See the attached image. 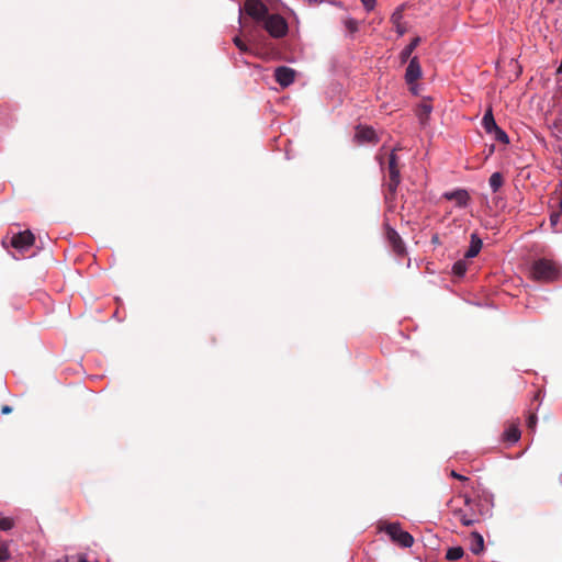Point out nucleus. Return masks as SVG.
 Wrapping results in <instances>:
<instances>
[{
    "label": "nucleus",
    "instance_id": "1",
    "mask_svg": "<svg viewBox=\"0 0 562 562\" xmlns=\"http://www.w3.org/2000/svg\"><path fill=\"white\" fill-rule=\"evenodd\" d=\"M530 273L537 281L552 282L559 277V267L552 260L541 258L531 265Z\"/></svg>",
    "mask_w": 562,
    "mask_h": 562
},
{
    "label": "nucleus",
    "instance_id": "2",
    "mask_svg": "<svg viewBox=\"0 0 562 562\" xmlns=\"http://www.w3.org/2000/svg\"><path fill=\"white\" fill-rule=\"evenodd\" d=\"M389 181L386 183L385 200L392 202L395 200L397 187L401 183V173L398 166V157L395 154V149L389 156L387 161Z\"/></svg>",
    "mask_w": 562,
    "mask_h": 562
},
{
    "label": "nucleus",
    "instance_id": "3",
    "mask_svg": "<svg viewBox=\"0 0 562 562\" xmlns=\"http://www.w3.org/2000/svg\"><path fill=\"white\" fill-rule=\"evenodd\" d=\"M265 30L274 38H280L288 33V23L279 14H268L262 21Z\"/></svg>",
    "mask_w": 562,
    "mask_h": 562
},
{
    "label": "nucleus",
    "instance_id": "4",
    "mask_svg": "<svg viewBox=\"0 0 562 562\" xmlns=\"http://www.w3.org/2000/svg\"><path fill=\"white\" fill-rule=\"evenodd\" d=\"M482 125L487 134L493 135V138L502 144H508L509 137L495 122L492 109L490 108L483 119Z\"/></svg>",
    "mask_w": 562,
    "mask_h": 562
},
{
    "label": "nucleus",
    "instance_id": "5",
    "mask_svg": "<svg viewBox=\"0 0 562 562\" xmlns=\"http://www.w3.org/2000/svg\"><path fill=\"white\" fill-rule=\"evenodd\" d=\"M383 530L390 536L391 540L403 548H409L413 546V536L403 530L398 522L387 524Z\"/></svg>",
    "mask_w": 562,
    "mask_h": 562
},
{
    "label": "nucleus",
    "instance_id": "6",
    "mask_svg": "<svg viewBox=\"0 0 562 562\" xmlns=\"http://www.w3.org/2000/svg\"><path fill=\"white\" fill-rule=\"evenodd\" d=\"M35 243V236L34 234L26 229L23 232H19L16 234H13L9 245L13 247L15 250L20 252H24L29 250Z\"/></svg>",
    "mask_w": 562,
    "mask_h": 562
},
{
    "label": "nucleus",
    "instance_id": "7",
    "mask_svg": "<svg viewBox=\"0 0 562 562\" xmlns=\"http://www.w3.org/2000/svg\"><path fill=\"white\" fill-rule=\"evenodd\" d=\"M243 11L257 22H262L269 14L268 7L260 0H246Z\"/></svg>",
    "mask_w": 562,
    "mask_h": 562
},
{
    "label": "nucleus",
    "instance_id": "8",
    "mask_svg": "<svg viewBox=\"0 0 562 562\" xmlns=\"http://www.w3.org/2000/svg\"><path fill=\"white\" fill-rule=\"evenodd\" d=\"M385 227V237L392 247L393 252L398 257H404L406 255L405 244L400 236V234L391 227L387 223L384 224Z\"/></svg>",
    "mask_w": 562,
    "mask_h": 562
},
{
    "label": "nucleus",
    "instance_id": "9",
    "mask_svg": "<svg viewBox=\"0 0 562 562\" xmlns=\"http://www.w3.org/2000/svg\"><path fill=\"white\" fill-rule=\"evenodd\" d=\"M294 78L295 71L290 67L280 66L274 70V79L283 88L293 83Z\"/></svg>",
    "mask_w": 562,
    "mask_h": 562
},
{
    "label": "nucleus",
    "instance_id": "10",
    "mask_svg": "<svg viewBox=\"0 0 562 562\" xmlns=\"http://www.w3.org/2000/svg\"><path fill=\"white\" fill-rule=\"evenodd\" d=\"M422 77V67L418 58L415 56L411 58L405 72V80L408 85L414 83Z\"/></svg>",
    "mask_w": 562,
    "mask_h": 562
},
{
    "label": "nucleus",
    "instance_id": "11",
    "mask_svg": "<svg viewBox=\"0 0 562 562\" xmlns=\"http://www.w3.org/2000/svg\"><path fill=\"white\" fill-rule=\"evenodd\" d=\"M431 111H432V105H431L430 101H428V100H423L419 103V105L417 106L416 115L419 120V123L423 126H425L428 123Z\"/></svg>",
    "mask_w": 562,
    "mask_h": 562
},
{
    "label": "nucleus",
    "instance_id": "12",
    "mask_svg": "<svg viewBox=\"0 0 562 562\" xmlns=\"http://www.w3.org/2000/svg\"><path fill=\"white\" fill-rule=\"evenodd\" d=\"M445 198L449 201H454L458 206H465L470 200V196L465 190L447 192Z\"/></svg>",
    "mask_w": 562,
    "mask_h": 562
},
{
    "label": "nucleus",
    "instance_id": "13",
    "mask_svg": "<svg viewBox=\"0 0 562 562\" xmlns=\"http://www.w3.org/2000/svg\"><path fill=\"white\" fill-rule=\"evenodd\" d=\"M470 550L473 554L479 555L484 551L483 536L476 531L470 535Z\"/></svg>",
    "mask_w": 562,
    "mask_h": 562
},
{
    "label": "nucleus",
    "instance_id": "14",
    "mask_svg": "<svg viewBox=\"0 0 562 562\" xmlns=\"http://www.w3.org/2000/svg\"><path fill=\"white\" fill-rule=\"evenodd\" d=\"M356 136L361 142L378 143V137L374 130L369 126L358 127Z\"/></svg>",
    "mask_w": 562,
    "mask_h": 562
},
{
    "label": "nucleus",
    "instance_id": "15",
    "mask_svg": "<svg viewBox=\"0 0 562 562\" xmlns=\"http://www.w3.org/2000/svg\"><path fill=\"white\" fill-rule=\"evenodd\" d=\"M482 239L477 236V234L471 235V243L469 249L464 254V258L471 259L477 256L482 248Z\"/></svg>",
    "mask_w": 562,
    "mask_h": 562
},
{
    "label": "nucleus",
    "instance_id": "16",
    "mask_svg": "<svg viewBox=\"0 0 562 562\" xmlns=\"http://www.w3.org/2000/svg\"><path fill=\"white\" fill-rule=\"evenodd\" d=\"M520 430L517 424H510L503 434V440L508 443H515L520 439Z\"/></svg>",
    "mask_w": 562,
    "mask_h": 562
},
{
    "label": "nucleus",
    "instance_id": "17",
    "mask_svg": "<svg viewBox=\"0 0 562 562\" xmlns=\"http://www.w3.org/2000/svg\"><path fill=\"white\" fill-rule=\"evenodd\" d=\"M454 517H457L463 526H472L476 521H479V518L475 514H467L463 509H454L453 510Z\"/></svg>",
    "mask_w": 562,
    "mask_h": 562
},
{
    "label": "nucleus",
    "instance_id": "18",
    "mask_svg": "<svg viewBox=\"0 0 562 562\" xmlns=\"http://www.w3.org/2000/svg\"><path fill=\"white\" fill-rule=\"evenodd\" d=\"M420 37L416 36L412 40V42L401 52L400 57L402 63H406L408 58L411 57L414 49L419 45Z\"/></svg>",
    "mask_w": 562,
    "mask_h": 562
},
{
    "label": "nucleus",
    "instance_id": "19",
    "mask_svg": "<svg viewBox=\"0 0 562 562\" xmlns=\"http://www.w3.org/2000/svg\"><path fill=\"white\" fill-rule=\"evenodd\" d=\"M402 18L403 15L401 10H396L391 16V21L396 26V32L398 36H403L406 32V29L402 25L401 22Z\"/></svg>",
    "mask_w": 562,
    "mask_h": 562
},
{
    "label": "nucleus",
    "instance_id": "20",
    "mask_svg": "<svg viewBox=\"0 0 562 562\" xmlns=\"http://www.w3.org/2000/svg\"><path fill=\"white\" fill-rule=\"evenodd\" d=\"M490 187L491 189L493 190V192H497L498 189L503 186L504 183V178H503V175L501 172H494L491 177H490Z\"/></svg>",
    "mask_w": 562,
    "mask_h": 562
},
{
    "label": "nucleus",
    "instance_id": "21",
    "mask_svg": "<svg viewBox=\"0 0 562 562\" xmlns=\"http://www.w3.org/2000/svg\"><path fill=\"white\" fill-rule=\"evenodd\" d=\"M464 554V550L462 547H452L447 550L446 559L449 561H457L461 559Z\"/></svg>",
    "mask_w": 562,
    "mask_h": 562
},
{
    "label": "nucleus",
    "instance_id": "22",
    "mask_svg": "<svg viewBox=\"0 0 562 562\" xmlns=\"http://www.w3.org/2000/svg\"><path fill=\"white\" fill-rule=\"evenodd\" d=\"M552 133L554 136L559 137L562 135V115L557 117L550 125Z\"/></svg>",
    "mask_w": 562,
    "mask_h": 562
},
{
    "label": "nucleus",
    "instance_id": "23",
    "mask_svg": "<svg viewBox=\"0 0 562 562\" xmlns=\"http://www.w3.org/2000/svg\"><path fill=\"white\" fill-rule=\"evenodd\" d=\"M467 271V263L464 260H458L452 267V272L457 277H463Z\"/></svg>",
    "mask_w": 562,
    "mask_h": 562
},
{
    "label": "nucleus",
    "instance_id": "24",
    "mask_svg": "<svg viewBox=\"0 0 562 562\" xmlns=\"http://www.w3.org/2000/svg\"><path fill=\"white\" fill-rule=\"evenodd\" d=\"M14 527V521L10 517H1L0 516V529L8 531Z\"/></svg>",
    "mask_w": 562,
    "mask_h": 562
},
{
    "label": "nucleus",
    "instance_id": "25",
    "mask_svg": "<svg viewBox=\"0 0 562 562\" xmlns=\"http://www.w3.org/2000/svg\"><path fill=\"white\" fill-rule=\"evenodd\" d=\"M9 558L10 553L8 546L0 539V562H5Z\"/></svg>",
    "mask_w": 562,
    "mask_h": 562
},
{
    "label": "nucleus",
    "instance_id": "26",
    "mask_svg": "<svg viewBox=\"0 0 562 562\" xmlns=\"http://www.w3.org/2000/svg\"><path fill=\"white\" fill-rule=\"evenodd\" d=\"M234 44L238 47V49L243 53L248 52L247 45L241 41L239 36H235L233 40Z\"/></svg>",
    "mask_w": 562,
    "mask_h": 562
},
{
    "label": "nucleus",
    "instance_id": "27",
    "mask_svg": "<svg viewBox=\"0 0 562 562\" xmlns=\"http://www.w3.org/2000/svg\"><path fill=\"white\" fill-rule=\"evenodd\" d=\"M562 216V209H559L558 212H553L550 215V222L553 227H555L560 221V217Z\"/></svg>",
    "mask_w": 562,
    "mask_h": 562
},
{
    "label": "nucleus",
    "instance_id": "28",
    "mask_svg": "<svg viewBox=\"0 0 562 562\" xmlns=\"http://www.w3.org/2000/svg\"><path fill=\"white\" fill-rule=\"evenodd\" d=\"M536 425H537V416H536V414H530L527 419L528 429H530L531 431H535Z\"/></svg>",
    "mask_w": 562,
    "mask_h": 562
},
{
    "label": "nucleus",
    "instance_id": "29",
    "mask_svg": "<svg viewBox=\"0 0 562 562\" xmlns=\"http://www.w3.org/2000/svg\"><path fill=\"white\" fill-rule=\"evenodd\" d=\"M375 1L376 0H361L363 7L366 8L367 11H371L374 9L375 7Z\"/></svg>",
    "mask_w": 562,
    "mask_h": 562
},
{
    "label": "nucleus",
    "instance_id": "30",
    "mask_svg": "<svg viewBox=\"0 0 562 562\" xmlns=\"http://www.w3.org/2000/svg\"><path fill=\"white\" fill-rule=\"evenodd\" d=\"M450 475L459 481H462V482H465L468 481L469 479L464 475H461L459 473H457L456 471H451Z\"/></svg>",
    "mask_w": 562,
    "mask_h": 562
},
{
    "label": "nucleus",
    "instance_id": "31",
    "mask_svg": "<svg viewBox=\"0 0 562 562\" xmlns=\"http://www.w3.org/2000/svg\"><path fill=\"white\" fill-rule=\"evenodd\" d=\"M11 412H12V407H11V406H9V405H3V406L1 407V413H2L3 415H8V414H10Z\"/></svg>",
    "mask_w": 562,
    "mask_h": 562
},
{
    "label": "nucleus",
    "instance_id": "32",
    "mask_svg": "<svg viewBox=\"0 0 562 562\" xmlns=\"http://www.w3.org/2000/svg\"><path fill=\"white\" fill-rule=\"evenodd\" d=\"M464 503H465V505H467V506H470V507H471V505H472V501H471V498H470V497H468V496L464 498Z\"/></svg>",
    "mask_w": 562,
    "mask_h": 562
},
{
    "label": "nucleus",
    "instance_id": "33",
    "mask_svg": "<svg viewBox=\"0 0 562 562\" xmlns=\"http://www.w3.org/2000/svg\"><path fill=\"white\" fill-rule=\"evenodd\" d=\"M2 246H3V247H5V248L8 247L7 239H3V240H2Z\"/></svg>",
    "mask_w": 562,
    "mask_h": 562
},
{
    "label": "nucleus",
    "instance_id": "34",
    "mask_svg": "<svg viewBox=\"0 0 562 562\" xmlns=\"http://www.w3.org/2000/svg\"><path fill=\"white\" fill-rule=\"evenodd\" d=\"M437 240H438V237H437V236H435V237L432 238V241H434V243H437Z\"/></svg>",
    "mask_w": 562,
    "mask_h": 562
}]
</instances>
